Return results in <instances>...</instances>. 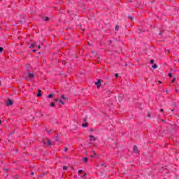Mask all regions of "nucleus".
Segmentation results:
<instances>
[{
	"instance_id": "obj_1",
	"label": "nucleus",
	"mask_w": 179,
	"mask_h": 179,
	"mask_svg": "<svg viewBox=\"0 0 179 179\" xmlns=\"http://www.w3.org/2000/svg\"><path fill=\"white\" fill-rule=\"evenodd\" d=\"M133 150H134V153H136V155H138L139 154V150L138 149V146L134 145L133 147Z\"/></svg>"
},
{
	"instance_id": "obj_2",
	"label": "nucleus",
	"mask_w": 179,
	"mask_h": 179,
	"mask_svg": "<svg viewBox=\"0 0 179 179\" xmlns=\"http://www.w3.org/2000/svg\"><path fill=\"white\" fill-rule=\"evenodd\" d=\"M12 104H13V101L9 99H7V101H6V106L8 107H9V106H12Z\"/></svg>"
},
{
	"instance_id": "obj_3",
	"label": "nucleus",
	"mask_w": 179,
	"mask_h": 179,
	"mask_svg": "<svg viewBox=\"0 0 179 179\" xmlns=\"http://www.w3.org/2000/svg\"><path fill=\"white\" fill-rule=\"evenodd\" d=\"M95 85L97 86V89H100V86H101V80H98V82L95 83Z\"/></svg>"
},
{
	"instance_id": "obj_4",
	"label": "nucleus",
	"mask_w": 179,
	"mask_h": 179,
	"mask_svg": "<svg viewBox=\"0 0 179 179\" xmlns=\"http://www.w3.org/2000/svg\"><path fill=\"white\" fill-rule=\"evenodd\" d=\"M94 156H97V154L94 151L91 152V155H90V157H94Z\"/></svg>"
},
{
	"instance_id": "obj_5",
	"label": "nucleus",
	"mask_w": 179,
	"mask_h": 179,
	"mask_svg": "<svg viewBox=\"0 0 179 179\" xmlns=\"http://www.w3.org/2000/svg\"><path fill=\"white\" fill-rule=\"evenodd\" d=\"M28 77L29 78V79H33V78H34V74H33L32 73L29 72L28 73Z\"/></svg>"
},
{
	"instance_id": "obj_6",
	"label": "nucleus",
	"mask_w": 179,
	"mask_h": 179,
	"mask_svg": "<svg viewBox=\"0 0 179 179\" xmlns=\"http://www.w3.org/2000/svg\"><path fill=\"white\" fill-rule=\"evenodd\" d=\"M90 138H91L90 141H94V142L97 140V138H95L94 136H93L92 135H90Z\"/></svg>"
},
{
	"instance_id": "obj_7",
	"label": "nucleus",
	"mask_w": 179,
	"mask_h": 179,
	"mask_svg": "<svg viewBox=\"0 0 179 179\" xmlns=\"http://www.w3.org/2000/svg\"><path fill=\"white\" fill-rule=\"evenodd\" d=\"M52 145V141L48 139V146H51Z\"/></svg>"
},
{
	"instance_id": "obj_8",
	"label": "nucleus",
	"mask_w": 179,
	"mask_h": 179,
	"mask_svg": "<svg viewBox=\"0 0 179 179\" xmlns=\"http://www.w3.org/2000/svg\"><path fill=\"white\" fill-rule=\"evenodd\" d=\"M82 127H83L84 128H87L89 127V124L88 123H83Z\"/></svg>"
},
{
	"instance_id": "obj_9",
	"label": "nucleus",
	"mask_w": 179,
	"mask_h": 179,
	"mask_svg": "<svg viewBox=\"0 0 179 179\" xmlns=\"http://www.w3.org/2000/svg\"><path fill=\"white\" fill-rule=\"evenodd\" d=\"M37 96H38V97L41 96V90H38V94H37Z\"/></svg>"
},
{
	"instance_id": "obj_10",
	"label": "nucleus",
	"mask_w": 179,
	"mask_h": 179,
	"mask_svg": "<svg viewBox=\"0 0 179 179\" xmlns=\"http://www.w3.org/2000/svg\"><path fill=\"white\" fill-rule=\"evenodd\" d=\"M83 160L85 163H87L89 162V159H87V157H84L83 158Z\"/></svg>"
},
{
	"instance_id": "obj_11",
	"label": "nucleus",
	"mask_w": 179,
	"mask_h": 179,
	"mask_svg": "<svg viewBox=\"0 0 179 179\" xmlns=\"http://www.w3.org/2000/svg\"><path fill=\"white\" fill-rule=\"evenodd\" d=\"M115 29L116 31H118V30H120V27L118 25H116Z\"/></svg>"
},
{
	"instance_id": "obj_12",
	"label": "nucleus",
	"mask_w": 179,
	"mask_h": 179,
	"mask_svg": "<svg viewBox=\"0 0 179 179\" xmlns=\"http://www.w3.org/2000/svg\"><path fill=\"white\" fill-rule=\"evenodd\" d=\"M50 106V107H55V103L54 102H51Z\"/></svg>"
},
{
	"instance_id": "obj_13",
	"label": "nucleus",
	"mask_w": 179,
	"mask_h": 179,
	"mask_svg": "<svg viewBox=\"0 0 179 179\" xmlns=\"http://www.w3.org/2000/svg\"><path fill=\"white\" fill-rule=\"evenodd\" d=\"M48 97H49V99H52V97H54V94H50L48 95Z\"/></svg>"
},
{
	"instance_id": "obj_14",
	"label": "nucleus",
	"mask_w": 179,
	"mask_h": 179,
	"mask_svg": "<svg viewBox=\"0 0 179 179\" xmlns=\"http://www.w3.org/2000/svg\"><path fill=\"white\" fill-rule=\"evenodd\" d=\"M48 20H50V17H45V18L44 19V21L48 22Z\"/></svg>"
},
{
	"instance_id": "obj_15",
	"label": "nucleus",
	"mask_w": 179,
	"mask_h": 179,
	"mask_svg": "<svg viewBox=\"0 0 179 179\" xmlns=\"http://www.w3.org/2000/svg\"><path fill=\"white\" fill-rule=\"evenodd\" d=\"M152 68H153L154 69H156V68H157V65L154 64L152 66Z\"/></svg>"
},
{
	"instance_id": "obj_16",
	"label": "nucleus",
	"mask_w": 179,
	"mask_h": 179,
	"mask_svg": "<svg viewBox=\"0 0 179 179\" xmlns=\"http://www.w3.org/2000/svg\"><path fill=\"white\" fill-rule=\"evenodd\" d=\"M176 82V77L173 78V79L171 80V83H174Z\"/></svg>"
},
{
	"instance_id": "obj_17",
	"label": "nucleus",
	"mask_w": 179,
	"mask_h": 179,
	"mask_svg": "<svg viewBox=\"0 0 179 179\" xmlns=\"http://www.w3.org/2000/svg\"><path fill=\"white\" fill-rule=\"evenodd\" d=\"M154 62H155V60H154V59H151V60L150 61V64H154Z\"/></svg>"
},
{
	"instance_id": "obj_18",
	"label": "nucleus",
	"mask_w": 179,
	"mask_h": 179,
	"mask_svg": "<svg viewBox=\"0 0 179 179\" xmlns=\"http://www.w3.org/2000/svg\"><path fill=\"white\" fill-rule=\"evenodd\" d=\"M169 78H172L173 77V74L171 73H169Z\"/></svg>"
},
{
	"instance_id": "obj_19",
	"label": "nucleus",
	"mask_w": 179,
	"mask_h": 179,
	"mask_svg": "<svg viewBox=\"0 0 179 179\" xmlns=\"http://www.w3.org/2000/svg\"><path fill=\"white\" fill-rule=\"evenodd\" d=\"M61 97H62V99H63L64 100H65V99H66L64 95H62Z\"/></svg>"
},
{
	"instance_id": "obj_20",
	"label": "nucleus",
	"mask_w": 179,
	"mask_h": 179,
	"mask_svg": "<svg viewBox=\"0 0 179 179\" xmlns=\"http://www.w3.org/2000/svg\"><path fill=\"white\" fill-rule=\"evenodd\" d=\"M2 51H3V48L0 47V52H2Z\"/></svg>"
},
{
	"instance_id": "obj_21",
	"label": "nucleus",
	"mask_w": 179,
	"mask_h": 179,
	"mask_svg": "<svg viewBox=\"0 0 179 179\" xmlns=\"http://www.w3.org/2000/svg\"><path fill=\"white\" fill-rule=\"evenodd\" d=\"M59 103H61V104H63V105L65 104V103H64V101H62V100H59Z\"/></svg>"
},
{
	"instance_id": "obj_22",
	"label": "nucleus",
	"mask_w": 179,
	"mask_h": 179,
	"mask_svg": "<svg viewBox=\"0 0 179 179\" xmlns=\"http://www.w3.org/2000/svg\"><path fill=\"white\" fill-rule=\"evenodd\" d=\"M81 173H83V171L80 169L78 171V174H80Z\"/></svg>"
},
{
	"instance_id": "obj_23",
	"label": "nucleus",
	"mask_w": 179,
	"mask_h": 179,
	"mask_svg": "<svg viewBox=\"0 0 179 179\" xmlns=\"http://www.w3.org/2000/svg\"><path fill=\"white\" fill-rule=\"evenodd\" d=\"M68 169V167L66 166H63V170H67Z\"/></svg>"
},
{
	"instance_id": "obj_24",
	"label": "nucleus",
	"mask_w": 179,
	"mask_h": 179,
	"mask_svg": "<svg viewBox=\"0 0 179 179\" xmlns=\"http://www.w3.org/2000/svg\"><path fill=\"white\" fill-rule=\"evenodd\" d=\"M159 111H160V113H163V111H164V110L163 108H161Z\"/></svg>"
},
{
	"instance_id": "obj_25",
	"label": "nucleus",
	"mask_w": 179,
	"mask_h": 179,
	"mask_svg": "<svg viewBox=\"0 0 179 179\" xmlns=\"http://www.w3.org/2000/svg\"><path fill=\"white\" fill-rule=\"evenodd\" d=\"M129 19H131V20H132L134 19V17L129 16Z\"/></svg>"
},
{
	"instance_id": "obj_26",
	"label": "nucleus",
	"mask_w": 179,
	"mask_h": 179,
	"mask_svg": "<svg viewBox=\"0 0 179 179\" xmlns=\"http://www.w3.org/2000/svg\"><path fill=\"white\" fill-rule=\"evenodd\" d=\"M115 76L116 78H118V74H117V73L115 74Z\"/></svg>"
},
{
	"instance_id": "obj_27",
	"label": "nucleus",
	"mask_w": 179,
	"mask_h": 179,
	"mask_svg": "<svg viewBox=\"0 0 179 179\" xmlns=\"http://www.w3.org/2000/svg\"><path fill=\"white\" fill-rule=\"evenodd\" d=\"M67 150H68V148H66L64 149V152H66Z\"/></svg>"
},
{
	"instance_id": "obj_28",
	"label": "nucleus",
	"mask_w": 179,
	"mask_h": 179,
	"mask_svg": "<svg viewBox=\"0 0 179 179\" xmlns=\"http://www.w3.org/2000/svg\"><path fill=\"white\" fill-rule=\"evenodd\" d=\"M38 50H40V48H41V46L38 45Z\"/></svg>"
},
{
	"instance_id": "obj_29",
	"label": "nucleus",
	"mask_w": 179,
	"mask_h": 179,
	"mask_svg": "<svg viewBox=\"0 0 179 179\" xmlns=\"http://www.w3.org/2000/svg\"><path fill=\"white\" fill-rule=\"evenodd\" d=\"M55 101H58V99H55Z\"/></svg>"
},
{
	"instance_id": "obj_30",
	"label": "nucleus",
	"mask_w": 179,
	"mask_h": 179,
	"mask_svg": "<svg viewBox=\"0 0 179 179\" xmlns=\"http://www.w3.org/2000/svg\"><path fill=\"white\" fill-rule=\"evenodd\" d=\"M158 83H162V81H160V80H158Z\"/></svg>"
},
{
	"instance_id": "obj_31",
	"label": "nucleus",
	"mask_w": 179,
	"mask_h": 179,
	"mask_svg": "<svg viewBox=\"0 0 179 179\" xmlns=\"http://www.w3.org/2000/svg\"><path fill=\"white\" fill-rule=\"evenodd\" d=\"M43 145H47V143H45V142H43Z\"/></svg>"
},
{
	"instance_id": "obj_32",
	"label": "nucleus",
	"mask_w": 179,
	"mask_h": 179,
	"mask_svg": "<svg viewBox=\"0 0 179 179\" xmlns=\"http://www.w3.org/2000/svg\"><path fill=\"white\" fill-rule=\"evenodd\" d=\"M31 47H34V44L31 45Z\"/></svg>"
},
{
	"instance_id": "obj_33",
	"label": "nucleus",
	"mask_w": 179,
	"mask_h": 179,
	"mask_svg": "<svg viewBox=\"0 0 179 179\" xmlns=\"http://www.w3.org/2000/svg\"><path fill=\"white\" fill-rule=\"evenodd\" d=\"M31 174V176H33V175H34V173L32 172Z\"/></svg>"
},
{
	"instance_id": "obj_34",
	"label": "nucleus",
	"mask_w": 179,
	"mask_h": 179,
	"mask_svg": "<svg viewBox=\"0 0 179 179\" xmlns=\"http://www.w3.org/2000/svg\"><path fill=\"white\" fill-rule=\"evenodd\" d=\"M0 124H2V121L1 120H0Z\"/></svg>"
},
{
	"instance_id": "obj_35",
	"label": "nucleus",
	"mask_w": 179,
	"mask_h": 179,
	"mask_svg": "<svg viewBox=\"0 0 179 179\" xmlns=\"http://www.w3.org/2000/svg\"><path fill=\"white\" fill-rule=\"evenodd\" d=\"M84 177H86V173L84 175Z\"/></svg>"
},
{
	"instance_id": "obj_36",
	"label": "nucleus",
	"mask_w": 179,
	"mask_h": 179,
	"mask_svg": "<svg viewBox=\"0 0 179 179\" xmlns=\"http://www.w3.org/2000/svg\"><path fill=\"white\" fill-rule=\"evenodd\" d=\"M34 52H36V50H34Z\"/></svg>"
},
{
	"instance_id": "obj_37",
	"label": "nucleus",
	"mask_w": 179,
	"mask_h": 179,
	"mask_svg": "<svg viewBox=\"0 0 179 179\" xmlns=\"http://www.w3.org/2000/svg\"><path fill=\"white\" fill-rule=\"evenodd\" d=\"M171 111H174V110H173V109H172V110H171Z\"/></svg>"
},
{
	"instance_id": "obj_38",
	"label": "nucleus",
	"mask_w": 179,
	"mask_h": 179,
	"mask_svg": "<svg viewBox=\"0 0 179 179\" xmlns=\"http://www.w3.org/2000/svg\"><path fill=\"white\" fill-rule=\"evenodd\" d=\"M148 117H150V115H148Z\"/></svg>"
},
{
	"instance_id": "obj_39",
	"label": "nucleus",
	"mask_w": 179,
	"mask_h": 179,
	"mask_svg": "<svg viewBox=\"0 0 179 179\" xmlns=\"http://www.w3.org/2000/svg\"><path fill=\"white\" fill-rule=\"evenodd\" d=\"M90 131H91V132H92V131H93V129H91Z\"/></svg>"
},
{
	"instance_id": "obj_40",
	"label": "nucleus",
	"mask_w": 179,
	"mask_h": 179,
	"mask_svg": "<svg viewBox=\"0 0 179 179\" xmlns=\"http://www.w3.org/2000/svg\"><path fill=\"white\" fill-rule=\"evenodd\" d=\"M176 92H177V90H175Z\"/></svg>"
},
{
	"instance_id": "obj_41",
	"label": "nucleus",
	"mask_w": 179,
	"mask_h": 179,
	"mask_svg": "<svg viewBox=\"0 0 179 179\" xmlns=\"http://www.w3.org/2000/svg\"><path fill=\"white\" fill-rule=\"evenodd\" d=\"M0 85H1V81H0Z\"/></svg>"
}]
</instances>
